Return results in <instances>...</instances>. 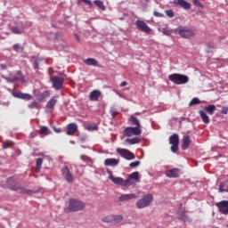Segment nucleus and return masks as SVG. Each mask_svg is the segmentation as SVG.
<instances>
[{
	"label": "nucleus",
	"instance_id": "nucleus-1",
	"mask_svg": "<svg viewBox=\"0 0 228 228\" xmlns=\"http://www.w3.org/2000/svg\"><path fill=\"white\" fill-rule=\"evenodd\" d=\"M86 208V203L82 200L70 199L69 201V208L68 210L69 212H80Z\"/></svg>",
	"mask_w": 228,
	"mask_h": 228
},
{
	"label": "nucleus",
	"instance_id": "nucleus-2",
	"mask_svg": "<svg viewBox=\"0 0 228 228\" xmlns=\"http://www.w3.org/2000/svg\"><path fill=\"white\" fill-rule=\"evenodd\" d=\"M168 79L176 85H184L190 81L188 76L179 73H174L169 75Z\"/></svg>",
	"mask_w": 228,
	"mask_h": 228
},
{
	"label": "nucleus",
	"instance_id": "nucleus-3",
	"mask_svg": "<svg viewBox=\"0 0 228 228\" xmlns=\"http://www.w3.org/2000/svg\"><path fill=\"white\" fill-rule=\"evenodd\" d=\"M153 201V196L151 194L144 195L141 200L136 202L138 209H143L151 206Z\"/></svg>",
	"mask_w": 228,
	"mask_h": 228
},
{
	"label": "nucleus",
	"instance_id": "nucleus-4",
	"mask_svg": "<svg viewBox=\"0 0 228 228\" xmlns=\"http://www.w3.org/2000/svg\"><path fill=\"white\" fill-rule=\"evenodd\" d=\"M107 174L109 175L110 181H111V183H113L115 185L122 186V187H128L126 180H125L122 177H115L113 175V172L110 171V169H107Z\"/></svg>",
	"mask_w": 228,
	"mask_h": 228
},
{
	"label": "nucleus",
	"instance_id": "nucleus-5",
	"mask_svg": "<svg viewBox=\"0 0 228 228\" xmlns=\"http://www.w3.org/2000/svg\"><path fill=\"white\" fill-rule=\"evenodd\" d=\"M175 32H177L183 38H192L195 37L196 33L190 28H187L185 27H178Z\"/></svg>",
	"mask_w": 228,
	"mask_h": 228
},
{
	"label": "nucleus",
	"instance_id": "nucleus-6",
	"mask_svg": "<svg viewBox=\"0 0 228 228\" xmlns=\"http://www.w3.org/2000/svg\"><path fill=\"white\" fill-rule=\"evenodd\" d=\"M142 133V128L136 126H127L123 131L124 136H126L127 138H131V136H140Z\"/></svg>",
	"mask_w": 228,
	"mask_h": 228
},
{
	"label": "nucleus",
	"instance_id": "nucleus-7",
	"mask_svg": "<svg viewBox=\"0 0 228 228\" xmlns=\"http://www.w3.org/2000/svg\"><path fill=\"white\" fill-rule=\"evenodd\" d=\"M50 80L52 82L53 87L55 90L59 91L63 88V85L65 82L64 77H59V76H54V77H51Z\"/></svg>",
	"mask_w": 228,
	"mask_h": 228
},
{
	"label": "nucleus",
	"instance_id": "nucleus-8",
	"mask_svg": "<svg viewBox=\"0 0 228 228\" xmlns=\"http://www.w3.org/2000/svg\"><path fill=\"white\" fill-rule=\"evenodd\" d=\"M58 98L59 96H53L50 98L45 105V113H53V111H54V108L58 102Z\"/></svg>",
	"mask_w": 228,
	"mask_h": 228
},
{
	"label": "nucleus",
	"instance_id": "nucleus-9",
	"mask_svg": "<svg viewBox=\"0 0 228 228\" xmlns=\"http://www.w3.org/2000/svg\"><path fill=\"white\" fill-rule=\"evenodd\" d=\"M61 174L63 178L68 183H74V176L72 173L70 172L69 167L65 166L61 169Z\"/></svg>",
	"mask_w": 228,
	"mask_h": 228
},
{
	"label": "nucleus",
	"instance_id": "nucleus-10",
	"mask_svg": "<svg viewBox=\"0 0 228 228\" xmlns=\"http://www.w3.org/2000/svg\"><path fill=\"white\" fill-rule=\"evenodd\" d=\"M140 179V173L135 171V172H133L132 174H130L128 175V177L126 179V183H127V186L130 187V186H134L136 184L135 182H138Z\"/></svg>",
	"mask_w": 228,
	"mask_h": 228
},
{
	"label": "nucleus",
	"instance_id": "nucleus-11",
	"mask_svg": "<svg viewBox=\"0 0 228 228\" xmlns=\"http://www.w3.org/2000/svg\"><path fill=\"white\" fill-rule=\"evenodd\" d=\"M10 190L12 191H15L19 194H26V195H31L33 193V191L31 190H27L25 187L15 184L10 187Z\"/></svg>",
	"mask_w": 228,
	"mask_h": 228
},
{
	"label": "nucleus",
	"instance_id": "nucleus-12",
	"mask_svg": "<svg viewBox=\"0 0 228 228\" xmlns=\"http://www.w3.org/2000/svg\"><path fill=\"white\" fill-rule=\"evenodd\" d=\"M216 207L217 208L220 214L224 216H228V200H222L220 202H216Z\"/></svg>",
	"mask_w": 228,
	"mask_h": 228
},
{
	"label": "nucleus",
	"instance_id": "nucleus-13",
	"mask_svg": "<svg viewBox=\"0 0 228 228\" xmlns=\"http://www.w3.org/2000/svg\"><path fill=\"white\" fill-rule=\"evenodd\" d=\"M117 152L118 154L121 155L122 158H125V159H135V155L128 150L118 148Z\"/></svg>",
	"mask_w": 228,
	"mask_h": 228
},
{
	"label": "nucleus",
	"instance_id": "nucleus-14",
	"mask_svg": "<svg viewBox=\"0 0 228 228\" xmlns=\"http://www.w3.org/2000/svg\"><path fill=\"white\" fill-rule=\"evenodd\" d=\"M135 25L139 30L146 34H150L151 32V28L143 20H136Z\"/></svg>",
	"mask_w": 228,
	"mask_h": 228
},
{
	"label": "nucleus",
	"instance_id": "nucleus-15",
	"mask_svg": "<svg viewBox=\"0 0 228 228\" xmlns=\"http://www.w3.org/2000/svg\"><path fill=\"white\" fill-rule=\"evenodd\" d=\"M78 129V126L76 123H69L67 126V132L66 134H68L69 136H72L73 134H75V133H77Z\"/></svg>",
	"mask_w": 228,
	"mask_h": 228
},
{
	"label": "nucleus",
	"instance_id": "nucleus-16",
	"mask_svg": "<svg viewBox=\"0 0 228 228\" xmlns=\"http://www.w3.org/2000/svg\"><path fill=\"white\" fill-rule=\"evenodd\" d=\"M166 175H167V177H170V178L180 177V175H181V169H179V168L169 169V170H167L166 172Z\"/></svg>",
	"mask_w": 228,
	"mask_h": 228
},
{
	"label": "nucleus",
	"instance_id": "nucleus-17",
	"mask_svg": "<svg viewBox=\"0 0 228 228\" xmlns=\"http://www.w3.org/2000/svg\"><path fill=\"white\" fill-rule=\"evenodd\" d=\"M12 95L16 98L21 99V100H25V101H29L33 99V96L29 94H25L22 92H16L13 93Z\"/></svg>",
	"mask_w": 228,
	"mask_h": 228
},
{
	"label": "nucleus",
	"instance_id": "nucleus-18",
	"mask_svg": "<svg viewBox=\"0 0 228 228\" xmlns=\"http://www.w3.org/2000/svg\"><path fill=\"white\" fill-rule=\"evenodd\" d=\"M120 160L118 159H106L103 162L104 167H118Z\"/></svg>",
	"mask_w": 228,
	"mask_h": 228
},
{
	"label": "nucleus",
	"instance_id": "nucleus-19",
	"mask_svg": "<svg viewBox=\"0 0 228 228\" xmlns=\"http://www.w3.org/2000/svg\"><path fill=\"white\" fill-rule=\"evenodd\" d=\"M137 199V195L134 193H129V194H122L119 198L118 200L120 202H125V201H129L132 200Z\"/></svg>",
	"mask_w": 228,
	"mask_h": 228
},
{
	"label": "nucleus",
	"instance_id": "nucleus-20",
	"mask_svg": "<svg viewBox=\"0 0 228 228\" xmlns=\"http://www.w3.org/2000/svg\"><path fill=\"white\" fill-rule=\"evenodd\" d=\"M102 96V92L99 90H93L89 94V99L92 102L99 101V98Z\"/></svg>",
	"mask_w": 228,
	"mask_h": 228
},
{
	"label": "nucleus",
	"instance_id": "nucleus-21",
	"mask_svg": "<svg viewBox=\"0 0 228 228\" xmlns=\"http://www.w3.org/2000/svg\"><path fill=\"white\" fill-rule=\"evenodd\" d=\"M175 4L180 5L181 7H183L185 10H190L191 8V4L187 3L184 0H175L174 2Z\"/></svg>",
	"mask_w": 228,
	"mask_h": 228
},
{
	"label": "nucleus",
	"instance_id": "nucleus-22",
	"mask_svg": "<svg viewBox=\"0 0 228 228\" xmlns=\"http://www.w3.org/2000/svg\"><path fill=\"white\" fill-rule=\"evenodd\" d=\"M129 122H131L132 126H135V127H138L139 129H142L141 122L136 117L130 116Z\"/></svg>",
	"mask_w": 228,
	"mask_h": 228
},
{
	"label": "nucleus",
	"instance_id": "nucleus-23",
	"mask_svg": "<svg viewBox=\"0 0 228 228\" xmlns=\"http://www.w3.org/2000/svg\"><path fill=\"white\" fill-rule=\"evenodd\" d=\"M39 134H42L43 136H49V134H52V131L49 129L48 126H40L39 129Z\"/></svg>",
	"mask_w": 228,
	"mask_h": 228
},
{
	"label": "nucleus",
	"instance_id": "nucleus-24",
	"mask_svg": "<svg viewBox=\"0 0 228 228\" xmlns=\"http://www.w3.org/2000/svg\"><path fill=\"white\" fill-rule=\"evenodd\" d=\"M11 31L13 34L20 35V34L23 33L24 28L22 27L19 26V25H15V26L11 27Z\"/></svg>",
	"mask_w": 228,
	"mask_h": 228
},
{
	"label": "nucleus",
	"instance_id": "nucleus-25",
	"mask_svg": "<svg viewBox=\"0 0 228 228\" xmlns=\"http://www.w3.org/2000/svg\"><path fill=\"white\" fill-rule=\"evenodd\" d=\"M50 95H51V93H50L49 91H44V92H42L41 94H39L37 95V100L38 102H44L45 99H46V98L49 97Z\"/></svg>",
	"mask_w": 228,
	"mask_h": 228
},
{
	"label": "nucleus",
	"instance_id": "nucleus-26",
	"mask_svg": "<svg viewBox=\"0 0 228 228\" xmlns=\"http://www.w3.org/2000/svg\"><path fill=\"white\" fill-rule=\"evenodd\" d=\"M84 62L88 65V66H94V67H97L98 66V61L96 59H94V58H88V59H86L84 61Z\"/></svg>",
	"mask_w": 228,
	"mask_h": 228
},
{
	"label": "nucleus",
	"instance_id": "nucleus-27",
	"mask_svg": "<svg viewBox=\"0 0 228 228\" xmlns=\"http://www.w3.org/2000/svg\"><path fill=\"white\" fill-rule=\"evenodd\" d=\"M199 114H200V118H202L204 124H210V118L205 111L200 110L199 112Z\"/></svg>",
	"mask_w": 228,
	"mask_h": 228
},
{
	"label": "nucleus",
	"instance_id": "nucleus-28",
	"mask_svg": "<svg viewBox=\"0 0 228 228\" xmlns=\"http://www.w3.org/2000/svg\"><path fill=\"white\" fill-rule=\"evenodd\" d=\"M123 220L124 217L122 215H112V224H120Z\"/></svg>",
	"mask_w": 228,
	"mask_h": 228
},
{
	"label": "nucleus",
	"instance_id": "nucleus-29",
	"mask_svg": "<svg viewBox=\"0 0 228 228\" xmlns=\"http://www.w3.org/2000/svg\"><path fill=\"white\" fill-rule=\"evenodd\" d=\"M180 142V138L177 134H174L169 137V143H179Z\"/></svg>",
	"mask_w": 228,
	"mask_h": 228
},
{
	"label": "nucleus",
	"instance_id": "nucleus-30",
	"mask_svg": "<svg viewBox=\"0 0 228 228\" xmlns=\"http://www.w3.org/2000/svg\"><path fill=\"white\" fill-rule=\"evenodd\" d=\"M178 219L183 222H189L190 217L186 216L184 212H178Z\"/></svg>",
	"mask_w": 228,
	"mask_h": 228
},
{
	"label": "nucleus",
	"instance_id": "nucleus-31",
	"mask_svg": "<svg viewBox=\"0 0 228 228\" xmlns=\"http://www.w3.org/2000/svg\"><path fill=\"white\" fill-rule=\"evenodd\" d=\"M205 110L208 113V115H214L216 110V105H209L205 108Z\"/></svg>",
	"mask_w": 228,
	"mask_h": 228
},
{
	"label": "nucleus",
	"instance_id": "nucleus-32",
	"mask_svg": "<svg viewBox=\"0 0 228 228\" xmlns=\"http://www.w3.org/2000/svg\"><path fill=\"white\" fill-rule=\"evenodd\" d=\"M85 129L86 131H98L99 127L94 124H88L85 126Z\"/></svg>",
	"mask_w": 228,
	"mask_h": 228
},
{
	"label": "nucleus",
	"instance_id": "nucleus-33",
	"mask_svg": "<svg viewBox=\"0 0 228 228\" xmlns=\"http://www.w3.org/2000/svg\"><path fill=\"white\" fill-rule=\"evenodd\" d=\"M94 4L99 7L102 11L106 10V6L104 5L103 2L101 0H95L94 1Z\"/></svg>",
	"mask_w": 228,
	"mask_h": 228
},
{
	"label": "nucleus",
	"instance_id": "nucleus-34",
	"mask_svg": "<svg viewBox=\"0 0 228 228\" xmlns=\"http://www.w3.org/2000/svg\"><path fill=\"white\" fill-rule=\"evenodd\" d=\"M102 221L105 224H113V215L103 217Z\"/></svg>",
	"mask_w": 228,
	"mask_h": 228
},
{
	"label": "nucleus",
	"instance_id": "nucleus-35",
	"mask_svg": "<svg viewBox=\"0 0 228 228\" xmlns=\"http://www.w3.org/2000/svg\"><path fill=\"white\" fill-rule=\"evenodd\" d=\"M12 49L17 53H22L24 51V47L20 44L13 45Z\"/></svg>",
	"mask_w": 228,
	"mask_h": 228
},
{
	"label": "nucleus",
	"instance_id": "nucleus-36",
	"mask_svg": "<svg viewBox=\"0 0 228 228\" xmlns=\"http://www.w3.org/2000/svg\"><path fill=\"white\" fill-rule=\"evenodd\" d=\"M126 142L128 143H141V142H142V139H141L140 137H134L132 139H127Z\"/></svg>",
	"mask_w": 228,
	"mask_h": 228
},
{
	"label": "nucleus",
	"instance_id": "nucleus-37",
	"mask_svg": "<svg viewBox=\"0 0 228 228\" xmlns=\"http://www.w3.org/2000/svg\"><path fill=\"white\" fill-rule=\"evenodd\" d=\"M38 106L39 104H38V102L37 101H33L29 104H28V107L29 110H36L38 108Z\"/></svg>",
	"mask_w": 228,
	"mask_h": 228
},
{
	"label": "nucleus",
	"instance_id": "nucleus-38",
	"mask_svg": "<svg viewBox=\"0 0 228 228\" xmlns=\"http://www.w3.org/2000/svg\"><path fill=\"white\" fill-rule=\"evenodd\" d=\"M161 32L165 36H171L174 31H173V29L169 28H162Z\"/></svg>",
	"mask_w": 228,
	"mask_h": 228
},
{
	"label": "nucleus",
	"instance_id": "nucleus-39",
	"mask_svg": "<svg viewBox=\"0 0 228 228\" xmlns=\"http://www.w3.org/2000/svg\"><path fill=\"white\" fill-rule=\"evenodd\" d=\"M43 60L42 59H36L34 61H33V69H39V65L41 63Z\"/></svg>",
	"mask_w": 228,
	"mask_h": 228
},
{
	"label": "nucleus",
	"instance_id": "nucleus-40",
	"mask_svg": "<svg viewBox=\"0 0 228 228\" xmlns=\"http://www.w3.org/2000/svg\"><path fill=\"white\" fill-rule=\"evenodd\" d=\"M191 136L188 134H184L183 136V143H191Z\"/></svg>",
	"mask_w": 228,
	"mask_h": 228
},
{
	"label": "nucleus",
	"instance_id": "nucleus-41",
	"mask_svg": "<svg viewBox=\"0 0 228 228\" xmlns=\"http://www.w3.org/2000/svg\"><path fill=\"white\" fill-rule=\"evenodd\" d=\"M201 102L199 98H192V100L190 102L189 105L192 106V105H196V104H200Z\"/></svg>",
	"mask_w": 228,
	"mask_h": 228
},
{
	"label": "nucleus",
	"instance_id": "nucleus-42",
	"mask_svg": "<svg viewBox=\"0 0 228 228\" xmlns=\"http://www.w3.org/2000/svg\"><path fill=\"white\" fill-rule=\"evenodd\" d=\"M171 151L173 152H177L179 151V143H173L171 146Z\"/></svg>",
	"mask_w": 228,
	"mask_h": 228
},
{
	"label": "nucleus",
	"instance_id": "nucleus-43",
	"mask_svg": "<svg viewBox=\"0 0 228 228\" xmlns=\"http://www.w3.org/2000/svg\"><path fill=\"white\" fill-rule=\"evenodd\" d=\"M36 165H37V168H41L43 165V159L41 158L37 159Z\"/></svg>",
	"mask_w": 228,
	"mask_h": 228
},
{
	"label": "nucleus",
	"instance_id": "nucleus-44",
	"mask_svg": "<svg viewBox=\"0 0 228 228\" xmlns=\"http://www.w3.org/2000/svg\"><path fill=\"white\" fill-rule=\"evenodd\" d=\"M139 165H141V161L137 160V161H134V162H131L129 164V167L131 168H134L135 167H139Z\"/></svg>",
	"mask_w": 228,
	"mask_h": 228
},
{
	"label": "nucleus",
	"instance_id": "nucleus-45",
	"mask_svg": "<svg viewBox=\"0 0 228 228\" xmlns=\"http://www.w3.org/2000/svg\"><path fill=\"white\" fill-rule=\"evenodd\" d=\"M224 188H225V183H222L219 186V192L223 193L227 191V189H224Z\"/></svg>",
	"mask_w": 228,
	"mask_h": 228
},
{
	"label": "nucleus",
	"instance_id": "nucleus-46",
	"mask_svg": "<svg viewBox=\"0 0 228 228\" xmlns=\"http://www.w3.org/2000/svg\"><path fill=\"white\" fill-rule=\"evenodd\" d=\"M166 14L170 18H173L175 16V13L172 10H167Z\"/></svg>",
	"mask_w": 228,
	"mask_h": 228
},
{
	"label": "nucleus",
	"instance_id": "nucleus-47",
	"mask_svg": "<svg viewBox=\"0 0 228 228\" xmlns=\"http://www.w3.org/2000/svg\"><path fill=\"white\" fill-rule=\"evenodd\" d=\"M193 4L197 7H203V4L199 0H193Z\"/></svg>",
	"mask_w": 228,
	"mask_h": 228
},
{
	"label": "nucleus",
	"instance_id": "nucleus-48",
	"mask_svg": "<svg viewBox=\"0 0 228 228\" xmlns=\"http://www.w3.org/2000/svg\"><path fill=\"white\" fill-rule=\"evenodd\" d=\"M189 147H190V143H183L182 144L183 151H186L187 149H189Z\"/></svg>",
	"mask_w": 228,
	"mask_h": 228
},
{
	"label": "nucleus",
	"instance_id": "nucleus-49",
	"mask_svg": "<svg viewBox=\"0 0 228 228\" xmlns=\"http://www.w3.org/2000/svg\"><path fill=\"white\" fill-rule=\"evenodd\" d=\"M154 16L158 17V18H162L164 17V14L163 13H160L159 12H154Z\"/></svg>",
	"mask_w": 228,
	"mask_h": 228
},
{
	"label": "nucleus",
	"instance_id": "nucleus-50",
	"mask_svg": "<svg viewBox=\"0 0 228 228\" xmlns=\"http://www.w3.org/2000/svg\"><path fill=\"white\" fill-rule=\"evenodd\" d=\"M221 112L223 115H228V107H224Z\"/></svg>",
	"mask_w": 228,
	"mask_h": 228
},
{
	"label": "nucleus",
	"instance_id": "nucleus-51",
	"mask_svg": "<svg viewBox=\"0 0 228 228\" xmlns=\"http://www.w3.org/2000/svg\"><path fill=\"white\" fill-rule=\"evenodd\" d=\"M83 3L86 4L90 7L93 6V3L90 0H81Z\"/></svg>",
	"mask_w": 228,
	"mask_h": 228
},
{
	"label": "nucleus",
	"instance_id": "nucleus-52",
	"mask_svg": "<svg viewBox=\"0 0 228 228\" xmlns=\"http://www.w3.org/2000/svg\"><path fill=\"white\" fill-rule=\"evenodd\" d=\"M208 48H209V50L208 51V53H210V52H211L210 49H214V48H215V44H213V43L208 44Z\"/></svg>",
	"mask_w": 228,
	"mask_h": 228
},
{
	"label": "nucleus",
	"instance_id": "nucleus-53",
	"mask_svg": "<svg viewBox=\"0 0 228 228\" xmlns=\"http://www.w3.org/2000/svg\"><path fill=\"white\" fill-rule=\"evenodd\" d=\"M127 85H128V83L126 81H123V82L120 83V86L121 87H124V86H126Z\"/></svg>",
	"mask_w": 228,
	"mask_h": 228
},
{
	"label": "nucleus",
	"instance_id": "nucleus-54",
	"mask_svg": "<svg viewBox=\"0 0 228 228\" xmlns=\"http://www.w3.org/2000/svg\"><path fill=\"white\" fill-rule=\"evenodd\" d=\"M53 131L55 132V133H61V128H56V127H53Z\"/></svg>",
	"mask_w": 228,
	"mask_h": 228
},
{
	"label": "nucleus",
	"instance_id": "nucleus-55",
	"mask_svg": "<svg viewBox=\"0 0 228 228\" xmlns=\"http://www.w3.org/2000/svg\"><path fill=\"white\" fill-rule=\"evenodd\" d=\"M118 111H111V117H112L113 118H115L116 115H118Z\"/></svg>",
	"mask_w": 228,
	"mask_h": 228
},
{
	"label": "nucleus",
	"instance_id": "nucleus-56",
	"mask_svg": "<svg viewBox=\"0 0 228 228\" xmlns=\"http://www.w3.org/2000/svg\"><path fill=\"white\" fill-rule=\"evenodd\" d=\"M10 143H4L3 144V149H8V147H10Z\"/></svg>",
	"mask_w": 228,
	"mask_h": 228
},
{
	"label": "nucleus",
	"instance_id": "nucleus-57",
	"mask_svg": "<svg viewBox=\"0 0 228 228\" xmlns=\"http://www.w3.org/2000/svg\"><path fill=\"white\" fill-rule=\"evenodd\" d=\"M0 68H1V69H7L6 65H4V64H1Z\"/></svg>",
	"mask_w": 228,
	"mask_h": 228
},
{
	"label": "nucleus",
	"instance_id": "nucleus-58",
	"mask_svg": "<svg viewBox=\"0 0 228 228\" xmlns=\"http://www.w3.org/2000/svg\"><path fill=\"white\" fill-rule=\"evenodd\" d=\"M86 159H87V157L86 155H81V159L83 161H86Z\"/></svg>",
	"mask_w": 228,
	"mask_h": 228
},
{
	"label": "nucleus",
	"instance_id": "nucleus-59",
	"mask_svg": "<svg viewBox=\"0 0 228 228\" xmlns=\"http://www.w3.org/2000/svg\"><path fill=\"white\" fill-rule=\"evenodd\" d=\"M76 37H77V41H80V38H79L78 36L76 35Z\"/></svg>",
	"mask_w": 228,
	"mask_h": 228
},
{
	"label": "nucleus",
	"instance_id": "nucleus-60",
	"mask_svg": "<svg viewBox=\"0 0 228 228\" xmlns=\"http://www.w3.org/2000/svg\"><path fill=\"white\" fill-rule=\"evenodd\" d=\"M64 212H65V213H69L68 209H64Z\"/></svg>",
	"mask_w": 228,
	"mask_h": 228
},
{
	"label": "nucleus",
	"instance_id": "nucleus-61",
	"mask_svg": "<svg viewBox=\"0 0 228 228\" xmlns=\"http://www.w3.org/2000/svg\"><path fill=\"white\" fill-rule=\"evenodd\" d=\"M226 192H228V185H227V188H226Z\"/></svg>",
	"mask_w": 228,
	"mask_h": 228
},
{
	"label": "nucleus",
	"instance_id": "nucleus-62",
	"mask_svg": "<svg viewBox=\"0 0 228 228\" xmlns=\"http://www.w3.org/2000/svg\"><path fill=\"white\" fill-rule=\"evenodd\" d=\"M70 143H74V142H73V141H71V142H70Z\"/></svg>",
	"mask_w": 228,
	"mask_h": 228
}]
</instances>
